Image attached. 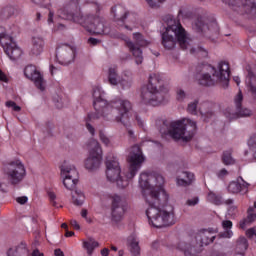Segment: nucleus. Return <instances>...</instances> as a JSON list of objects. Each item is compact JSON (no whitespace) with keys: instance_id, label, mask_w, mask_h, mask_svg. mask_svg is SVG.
<instances>
[{"instance_id":"f257e3e1","label":"nucleus","mask_w":256,"mask_h":256,"mask_svg":"<svg viewBox=\"0 0 256 256\" xmlns=\"http://www.w3.org/2000/svg\"><path fill=\"white\" fill-rule=\"evenodd\" d=\"M139 185L144 190V197L149 205L146 210L149 224L157 229L175 225V211L173 207L170 206L161 210V207L169 201V196L165 189H163L165 178L159 173H141Z\"/></svg>"},{"instance_id":"f03ea898","label":"nucleus","mask_w":256,"mask_h":256,"mask_svg":"<svg viewBox=\"0 0 256 256\" xmlns=\"http://www.w3.org/2000/svg\"><path fill=\"white\" fill-rule=\"evenodd\" d=\"M64 16L68 21L82 25L88 33H94L95 35H109L111 33V28L105 18L99 14V7H97L95 14L83 16L81 8H79V0H72L66 5Z\"/></svg>"},{"instance_id":"7ed1b4c3","label":"nucleus","mask_w":256,"mask_h":256,"mask_svg":"<svg viewBox=\"0 0 256 256\" xmlns=\"http://www.w3.org/2000/svg\"><path fill=\"white\" fill-rule=\"evenodd\" d=\"M156 127L162 135L169 133L170 137L175 141L182 139L185 143L191 141L195 137V133H197V123L191 119L178 120L170 124L167 120L157 119Z\"/></svg>"},{"instance_id":"20e7f679","label":"nucleus","mask_w":256,"mask_h":256,"mask_svg":"<svg viewBox=\"0 0 256 256\" xmlns=\"http://www.w3.org/2000/svg\"><path fill=\"white\" fill-rule=\"evenodd\" d=\"M165 22L167 23V27L165 32L161 35V43L164 49L173 51L178 43L180 48L185 51V49L190 46L185 28H183L179 21L176 22L171 16H167Z\"/></svg>"},{"instance_id":"39448f33","label":"nucleus","mask_w":256,"mask_h":256,"mask_svg":"<svg viewBox=\"0 0 256 256\" xmlns=\"http://www.w3.org/2000/svg\"><path fill=\"white\" fill-rule=\"evenodd\" d=\"M169 97V87L163 85V78L150 74L148 85L142 87L141 99L146 105H161Z\"/></svg>"},{"instance_id":"423d86ee","label":"nucleus","mask_w":256,"mask_h":256,"mask_svg":"<svg viewBox=\"0 0 256 256\" xmlns=\"http://www.w3.org/2000/svg\"><path fill=\"white\" fill-rule=\"evenodd\" d=\"M219 71L215 70V67L211 64H201L197 67L198 75L196 79L199 85L203 87H213L217 81H229L231 70H229V63L220 62L218 65Z\"/></svg>"},{"instance_id":"0eeeda50","label":"nucleus","mask_w":256,"mask_h":256,"mask_svg":"<svg viewBox=\"0 0 256 256\" xmlns=\"http://www.w3.org/2000/svg\"><path fill=\"white\" fill-rule=\"evenodd\" d=\"M217 237L209 235V232L206 229L200 230L196 236L195 240L191 242L180 241L178 243V249L184 252L185 256L195 255V253H200L202 247L211 245Z\"/></svg>"},{"instance_id":"6e6552de","label":"nucleus","mask_w":256,"mask_h":256,"mask_svg":"<svg viewBox=\"0 0 256 256\" xmlns=\"http://www.w3.org/2000/svg\"><path fill=\"white\" fill-rule=\"evenodd\" d=\"M118 111L119 116H116V123H121L124 127H131V122L129 121V113L133 110V104L131 101L122 98H116L111 100L106 107V111H104V116L110 115L114 113V111Z\"/></svg>"},{"instance_id":"1a4fd4ad","label":"nucleus","mask_w":256,"mask_h":256,"mask_svg":"<svg viewBox=\"0 0 256 256\" xmlns=\"http://www.w3.org/2000/svg\"><path fill=\"white\" fill-rule=\"evenodd\" d=\"M118 37L123 39L125 46L129 49L130 53H132L133 57H135L136 64L141 65V63H143V51L141 50V47H147L149 41H147L143 34L139 32L133 33L132 37L134 42L123 34Z\"/></svg>"},{"instance_id":"9d476101","label":"nucleus","mask_w":256,"mask_h":256,"mask_svg":"<svg viewBox=\"0 0 256 256\" xmlns=\"http://www.w3.org/2000/svg\"><path fill=\"white\" fill-rule=\"evenodd\" d=\"M4 173L10 185H19L25 179L27 170H25V165L21 160H14L4 167Z\"/></svg>"},{"instance_id":"9b49d317","label":"nucleus","mask_w":256,"mask_h":256,"mask_svg":"<svg viewBox=\"0 0 256 256\" xmlns=\"http://www.w3.org/2000/svg\"><path fill=\"white\" fill-rule=\"evenodd\" d=\"M89 153L90 157L85 161V168L88 171H95V169H99L101 159L103 158V150L101 149V144H99L97 140L90 141Z\"/></svg>"},{"instance_id":"f8f14e48","label":"nucleus","mask_w":256,"mask_h":256,"mask_svg":"<svg viewBox=\"0 0 256 256\" xmlns=\"http://www.w3.org/2000/svg\"><path fill=\"white\" fill-rule=\"evenodd\" d=\"M145 161V156H143V150H141V146L138 144L133 145L130 148V153L128 155V162L130 164V174H129V179H133L135 175H137V171L141 169V165Z\"/></svg>"},{"instance_id":"ddd939ff","label":"nucleus","mask_w":256,"mask_h":256,"mask_svg":"<svg viewBox=\"0 0 256 256\" xmlns=\"http://www.w3.org/2000/svg\"><path fill=\"white\" fill-rule=\"evenodd\" d=\"M234 105L236 107V112L228 107L224 110V115L227 119H239V117H250L251 111L248 108L243 107V92L239 91L234 98Z\"/></svg>"},{"instance_id":"4468645a","label":"nucleus","mask_w":256,"mask_h":256,"mask_svg":"<svg viewBox=\"0 0 256 256\" xmlns=\"http://www.w3.org/2000/svg\"><path fill=\"white\" fill-rule=\"evenodd\" d=\"M106 176L108 181H111L112 183L116 182L118 187H121L122 189L127 185V183H123V178H121V167L115 158L112 160H109V158L106 159Z\"/></svg>"},{"instance_id":"2eb2a0df","label":"nucleus","mask_w":256,"mask_h":256,"mask_svg":"<svg viewBox=\"0 0 256 256\" xmlns=\"http://www.w3.org/2000/svg\"><path fill=\"white\" fill-rule=\"evenodd\" d=\"M228 5L232 7L233 11L240 13V15H256L255 0H227Z\"/></svg>"},{"instance_id":"dca6fc26","label":"nucleus","mask_w":256,"mask_h":256,"mask_svg":"<svg viewBox=\"0 0 256 256\" xmlns=\"http://www.w3.org/2000/svg\"><path fill=\"white\" fill-rule=\"evenodd\" d=\"M111 199V221L113 223H120L123 221V215H125V206H123V200L119 195H113Z\"/></svg>"},{"instance_id":"f3484780","label":"nucleus","mask_w":256,"mask_h":256,"mask_svg":"<svg viewBox=\"0 0 256 256\" xmlns=\"http://www.w3.org/2000/svg\"><path fill=\"white\" fill-rule=\"evenodd\" d=\"M24 75L27 79L34 81L37 89L43 91L45 89V80H43V76L40 71H37V68L34 65H28L24 69Z\"/></svg>"},{"instance_id":"a211bd4d","label":"nucleus","mask_w":256,"mask_h":256,"mask_svg":"<svg viewBox=\"0 0 256 256\" xmlns=\"http://www.w3.org/2000/svg\"><path fill=\"white\" fill-rule=\"evenodd\" d=\"M74 53L71 46L62 44L56 49V59L60 65H69L73 62Z\"/></svg>"},{"instance_id":"6ab92c4d","label":"nucleus","mask_w":256,"mask_h":256,"mask_svg":"<svg viewBox=\"0 0 256 256\" xmlns=\"http://www.w3.org/2000/svg\"><path fill=\"white\" fill-rule=\"evenodd\" d=\"M195 27L197 31H200L201 33L208 29V31L210 32V37H217V35H219V25L216 21H212L209 25H207L205 24L203 17H198L195 21Z\"/></svg>"},{"instance_id":"aec40b11","label":"nucleus","mask_w":256,"mask_h":256,"mask_svg":"<svg viewBox=\"0 0 256 256\" xmlns=\"http://www.w3.org/2000/svg\"><path fill=\"white\" fill-rule=\"evenodd\" d=\"M93 97H94L93 106L96 113H98V115L105 116L104 111H106L109 103H107V101L103 100V98L101 97V89L99 88L94 89Z\"/></svg>"},{"instance_id":"412c9836","label":"nucleus","mask_w":256,"mask_h":256,"mask_svg":"<svg viewBox=\"0 0 256 256\" xmlns=\"http://www.w3.org/2000/svg\"><path fill=\"white\" fill-rule=\"evenodd\" d=\"M249 191V183L243 180V177H238L228 185V193L237 195V193H247Z\"/></svg>"},{"instance_id":"4be33fe9","label":"nucleus","mask_w":256,"mask_h":256,"mask_svg":"<svg viewBox=\"0 0 256 256\" xmlns=\"http://www.w3.org/2000/svg\"><path fill=\"white\" fill-rule=\"evenodd\" d=\"M2 47L6 55H8L9 59L12 61H17V59H20L21 55H23V51L17 46L15 41H13V38L11 39V42H8V44Z\"/></svg>"},{"instance_id":"5701e85b","label":"nucleus","mask_w":256,"mask_h":256,"mask_svg":"<svg viewBox=\"0 0 256 256\" xmlns=\"http://www.w3.org/2000/svg\"><path fill=\"white\" fill-rule=\"evenodd\" d=\"M111 13L116 23H125V19H127V15H129V12H127V10H125V7L121 5H116L112 7Z\"/></svg>"},{"instance_id":"b1692460","label":"nucleus","mask_w":256,"mask_h":256,"mask_svg":"<svg viewBox=\"0 0 256 256\" xmlns=\"http://www.w3.org/2000/svg\"><path fill=\"white\" fill-rule=\"evenodd\" d=\"M246 71L248 72L246 77V86L248 87L250 93H252L254 99H256V75L253 73V71H251V66H247Z\"/></svg>"},{"instance_id":"393cba45","label":"nucleus","mask_w":256,"mask_h":256,"mask_svg":"<svg viewBox=\"0 0 256 256\" xmlns=\"http://www.w3.org/2000/svg\"><path fill=\"white\" fill-rule=\"evenodd\" d=\"M8 256H29V249L27 248V244L20 243L17 246L10 248L7 251Z\"/></svg>"},{"instance_id":"a878e982","label":"nucleus","mask_w":256,"mask_h":256,"mask_svg":"<svg viewBox=\"0 0 256 256\" xmlns=\"http://www.w3.org/2000/svg\"><path fill=\"white\" fill-rule=\"evenodd\" d=\"M43 47H45V40H43L41 37H33L31 55H35L37 57L38 55L42 54Z\"/></svg>"},{"instance_id":"bb28decb","label":"nucleus","mask_w":256,"mask_h":256,"mask_svg":"<svg viewBox=\"0 0 256 256\" xmlns=\"http://www.w3.org/2000/svg\"><path fill=\"white\" fill-rule=\"evenodd\" d=\"M128 249L133 256L141 255V247L139 246V240L134 236H130L127 240Z\"/></svg>"},{"instance_id":"cd10ccee","label":"nucleus","mask_w":256,"mask_h":256,"mask_svg":"<svg viewBox=\"0 0 256 256\" xmlns=\"http://www.w3.org/2000/svg\"><path fill=\"white\" fill-rule=\"evenodd\" d=\"M249 249V242L245 236H240L236 241V253L238 255H245V251Z\"/></svg>"},{"instance_id":"c85d7f7f","label":"nucleus","mask_w":256,"mask_h":256,"mask_svg":"<svg viewBox=\"0 0 256 256\" xmlns=\"http://www.w3.org/2000/svg\"><path fill=\"white\" fill-rule=\"evenodd\" d=\"M61 173L63 177H69L74 180L79 179V172H77L75 166H62Z\"/></svg>"},{"instance_id":"c756f323","label":"nucleus","mask_w":256,"mask_h":256,"mask_svg":"<svg viewBox=\"0 0 256 256\" xmlns=\"http://www.w3.org/2000/svg\"><path fill=\"white\" fill-rule=\"evenodd\" d=\"M100 117H106L103 116L97 112L95 113H89L86 118V129L89 131L91 135H95V128L93 125H91V121H95V119H99Z\"/></svg>"},{"instance_id":"7c9ffc66","label":"nucleus","mask_w":256,"mask_h":256,"mask_svg":"<svg viewBox=\"0 0 256 256\" xmlns=\"http://www.w3.org/2000/svg\"><path fill=\"white\" fill-rule=\"evenodd\" d=\"M253 207H249L247 210V217L240 221V229H245L247 225H251V223L256 221V214L253 213Z\"/></svg>"},{"instance_id":"2f4dec72","label":"nucleus","mask_w":256,"mask_h":256,"mask_svg":"<svg viewBox=\"0 0 256 256\" xmlns=\"http://www.w3.org/2000/svg\"><path fill=\"white\" fill-rule=\"evenodd\" d=\"M222 227L225 229V232L220 233L219 237H223L224 239H231V237H233V231H231L233 222H231V220H224L222 222Z\"/></svg>"},{"instance_id":"473e14b6","label":"nucleus","mask_w":256,"mask_h":256,"mask_svg":"<svg viewBox=\"0 0 256 256\" xmlns=\"http://www.w3.org/2000/svg\"><path fill=\"white\" fill-rule=\"evenodd\" d=\"M72 203L76 205V207H81V205L85 203V194H83L81 190H74L72 192Z\"/></svg>"},{"instance_id":"72a5a7b5","label":"nucleus","mask_w":256,"mask_h":256,"mask_svg":"<svg viewBox=\"0 0 256 256\" xmlns=\"http://www.w3.org/2000/svg\"><path fill=\"white\" fill-rule=\"evenodd\" d=\"M83 247L86 249L89 256L93 255V251L99 247V242H97L93 238H89L88 240L83 242Z\"/></svg>"},{"instance_id":"f704fd0d","label":"nucleus","mask_w":256,"mask_h":256,"mask_svg":"<svg viewBox=\"0 0 256 256\" xmlns=\"http://www.w3.org/2000/svg\"><path fill=\"white\" fill-rule=\"evenodd\" d=\"M182 175V178L178 179V185L187 187V185H191L195 181V175L191 172H183Z\"/></svg>"},{"instance_id":"c9c22d12","label":"nucleus","mask_w":256,"mask_h":256,"mask_svg":"<svg viewBox=\"0 0 256 256\" xmlns=\"http://www.w3.org/2000/svg\"><path fill=\"white\" fill-rule=\"evenodd\" d=\"M79 183V179H73L69 177H64L63 185L68 191H75L77 189V184Z\"/></svg>"},{"instance_id":"e433bc0d","label":"nucleus","mask_w":256,"mask_h":256,"mask_svg":"<svg viewBox=\"0 0 256 256\" xmlns=\"http://www.w3.org/2000/svg\"><path fill=\"white\" fill-rule=\"evenodd\" d=\"M13 39V37L7 35V33H5V28L4 27H0V45L1 47H5V45H8L9 43H11V40Z\"/></svg>"},{"instance_id":"4c0bfd02","label":"nucleus","mask_w":256,"mask_h":256,"mask_svg":"<svg viewBox=\"0 0 256 256\" xmlns=\"http://www.w3.org/2000/svg\"><path fill=\"white\" fill-rule=\"evenodd\" d=\"M108 81L110 85H117L119 83V78L117 76V69L110 68L108 72Z\"/></svg>"},{"instance_id":"58836bf2","label":"nucleus","mask_w":256,"mask_h":256,"mask_svg":"<svg viewBox=\"0 0 256 256\" xmlns=\"http://www.w3.org/2000/svg\"><path fill=\"white\" fill-rule=\"evenodd\" d=\"M232 153H233L232 150H227L223 153L222 161H223L224 165H233V163H235V160L231 156Z\"/></svg>"},{"instance_id":"ea45409f","label":"nucleus","mask_w":256,"mask_h":256,"mask_svg":"<svg viewBox=\"0 0 256 256\" xmlns=\"http://www.w3.org/2000/svg\"><path fill=\"white\" fill-rule=\"evenodd\" d=\"M208 201H210V203H213L214 205H221L223 203L221 196L217 195L214 192L208 193Z\"/></svg>"},{"instance_id":"a19ab883","label":"nucleus","mask_w":256,"mask_h":256,"mask_svg":"<svg viewBox=\"0 0 256 256\" xmlns=\"http://www.w3.org/2000/svg\"><path fill=\"white\" fill-rule=\"evenodd\" d=\"M197 105H199V101L197 100L188 104V108H187L188 113L195 115V113H197Z\"/></svg>"},{"instance_id":"79ce46f5","label":"nucleus","mask_w":256,"mask_h":256,"mask_svg":"<svg viewBox=\"0 0 256 256\" xmlns=\"http://www.w3.org/2000/svg\"><path fill=\"white\" fill-rule=\"evenodd\" d=\"M146 1L152 9H157L158 7H161V3H163L165 0H146Z\"/></svg>"},{"instance_id":"37998d69","label":"nucleus","mask_w":256,"mask_h":256,"mask_svg":"<svg viewBox=\"0 0 256 256\" xmlns=\"http://www.w3.org/2000/svg\"><path fill=\"white\" fill-rule=\"evenodd\" d=\"M185 97H186L185 90L177 89V91H176L177 101H183V99H185Z\"/></svg>"},{"instance_id":"c03bdc74","label":"nucleus","mask_w":256,"mask_h":256,"mask_svg":"<svg viewBox=\"0 0 256 256\" xmlns=\"http://www.w3.org/2000/svg\"><path fill=\"white\" fill-rule=\"evenodd\" d=\"M248 145L250 147V149H252V151H254V153H256V137L253 136L248 140Z\"/></svg>"},{"instance_id":"a18cd8bd","label":"nucleus","mask_w":256,"mask_h":256,"mask_svg":"<svg viewBox=\"0 0 256 256\" xmlns=\"http://www.w3.org/2000/svg\"><path fill=\"white\" fill-rule=\"evenodd\" d=\"M6 107H12L13 111H16V112L21 111V108L17 106V103H15L14 101H7Z\"/></svg>"},{"instance_id":"49530a36","label":"nucleus","mask_w":256,"mask_h":256,"mask_svg":"<svg viewBox=\"0 0 256 256\" xmlns=\"http://www.w3.org/2000/svg\"><path fill=\"white\" fill-rule=\"evenodd\" d=\"M197 203H199V197H194V198L188 199L186 201V205H188L189 207H195V205H197Z\"/></svg>"},{"instance_id":"de8ad7c7","label":"nucleus","mask_w":256,"mask_h":256,"mask_svg":"<svg viewBox=\"0 0 256 256\" xmlns=\"http://www.w3.org/2000/svg\"><path fill=\"white\" fill-rule=\"evenodd\" d=\"M48 197H49L50 202L53 205V207H57V202L55 201V199H57V195H55V193H53V192H49Z\"/></svg>"},{"instance_id":"09e8293b","label":"nucleus","mask_w":256,"mask_h":256,"mask_svg":"<svg viewBox=\"0 0 256 256\" xmlns=\"http://www.w3.org/2000/svg\"><path fill=\"white\" fill-rule=\"evenodd\" d=\"M99 137H100V140L102 141V143H104V145H109V143H110L109 138H107V136L105 134H103V131L99 132Z\"/></svg>"},{"instance_id":"8fccbe9b","label":"nucleus","mask_w":256,"mask_h":256,"mask_svg":"<svg viewBox=\"0 0 256 256\" xmlns=\"http://www.w3.org/2000/svg\"><path fill=\"white\" fill-rule=\"evenodd\" d=\"M128 136H129V139L135 143V141H137V137L135 136V132H133V130L131 129H128Z\"/></svg>"},{"instance_id":"3c124183","label":"nucleus","mask_w":256,"mask_h":256,"mask_svg":"<svg viewBox=\"0 0 256 256\" xmlns=\"http://www.w3.org/2000/svg\"><path fill=\"white\" fill-rule=\"evenodd\" d=\"M17 203H19L20 205H25V203H27L28 198L27 196H22V197H18L16 199Z\"/></svg>"},{"instance_id":"603ef678","label":"nucleus","mask_w":256,"mask_h":256,"mask_svg":"<svg viewBox=\"0 0 256 256\" xmlns=\"http://www.w3.org/2000/svg\"><path fill=\"white\" fill-rule=\"evenodd\" d=\"M88 43L89 45H97L98 43H101V41L97 38L91 37L88 39Z\"/></svg>"},{"instance_id":"864d4df0","label":"nucleus","mask_w":256,"mask_h":256,"mask_svg":"<svg viewBox=\"0 0 256 256\" xmlns=\"http://www.w3.org/2000/svg\"><path fill=\"white\" fill-rule=\"evenodd\" d=\"M215 115V113L213 111H208L206 113L203 114L204 117V121H207V119H209V117H213Z\"/></svg>"},{"instance_id":"5fc2aeb1","label":"nucleus","mask_w":256,"mask_h":256,"mask_svg":"<svg viewBox=\"0 0 256 256\" xmlns=\"http://www.w3.org/2000/svg\"><path fill=\"white\" fill-rule=\"evenodd\" d=\"M70 224H71L72 227H74V229H76L77 231H79V229H81V226H79V223H77V220H71Z\"/></svg>"},{"instance_id":"6e6d98bb","label":"nucleus","mask_w":256,"mask_h":256,"mask_svg":"<svg viewBox=\"0 0 256 256\" xmlns=\"http://www.w3.org/2000/svg\"><path fill=\"white\" fill-rule=\"evenodd\" d=\"M226 175H229V172L225 168L220 170L219 173H218V177H225Z\"/></svg>"},{"instance_id":"4d7b16f0","label":"nucleus","mask_w":256,"mask_h":256,"mask_svg":"<svg viewBox=\"0 0 256 256\" xmlns=\"http://www.w3.org/2000/svg\"><path fill=\"white\" fill-rule=\"evenodd\" d=\"M0 81H3L4 83H7L8 81L7 75H5V73H3L1 69H0Z\"/></svg>"},{"instance_id":"13d9d810","label":"nucleus","mask_w":256,"mask_h":256,"mask_svg":"<svg viewBox=\"0 0 256 256\" xmlns=\"http://www.w3.org/2000/svg\"><path fill=\"white\" fill-rule=\"evenodd\" d=\"M81 217H83V219H86V221H88L89 223H91V220H89V219L87 218V209H83V210L81 211Z\"/></svg>"},{"instance_id":"bf43d9fd","label":"nucleus","mask_w":256,"mask_h":256,"mask_svg":"<svg viewBox=\"0 0 256 256\" xmlns=\"http://www.w3.org/2000/svg\"><path fill=\"white\" fill-rule=\"evenodd\" d=\"M100 253L102 256H109V248H103Z\"/></svg>"},{"instance_id":"052dcab7","label":"nucleus","mask_w":256,"mask_h":256,"mask_svg":"<svg viewBox=\"0 0 256 256\" xmlns=\"http://www.w3.org/2000/svg\"><path fill=\"white\" fill-rule=\"evenodd\" d=\"M54 255H56V256H65V253H63L61 249H56L54 251Z\"/></svg>"},{"instance_id":"680f3d73","label":"nucleus","mask_w":256,"mask_h":256,"mask_svg":"<svg viewBox=\"0 0 256 256\" xmlns=\"http://www.w3.org/2000/svg\"><path fill=\"white\" fill-rule=\"evenodd\" d=\"M53 17H54V13L49 11L48 14V23H53Z\"/></svg>"},{"instance_id":"e2e57ef3","label":"nucleus","mask_w":256,"mask_h":256,"mask_svg":"<svg viewBox=\"0 0 256 256\" xmlns=\"http://www.w3.org/2000/svg\"><path fill=\"white\" fill-rule=\"evenodd\" d=\"M136 121H137L139 127H143V120L141 119V117L136 115Z\"/></svg>"},{"instance_id":"0e129e2a","label":"nucleus","mask_w":256,"mask_h":256,"mask_svg":"<svg viewBox=\"0 0 256 256\" xmlns=\"http://www.w3.org/2000/svg\"><path fill=\"white\" fill-rule=\"evenodd\" d=\"M32 256H44V255L43 253L39 252V250L36 249L32 252Z\"/></svg>"},{"instance_id":"69168bd1","label":"nucleus","mask_w":256,"mask_h":256,"mask_svg":"<svg viewBox=\"0 0 256 256\" xmlns=\"http://www.w3.org/2000/svg\"><path fill=\"white\" fill-rule=\"evenodd\" d=\"M206 231L209 233L210 236H213V233H217V230L213 228L206 229Z\"/></svg>"},{"instance_id":"338daca9","label":"nucleus","mask_w":256,"mask_h":256,"mask_svg":"<svg viewBox=\"0 0 256 256\" xmlns=\"http://www.w3.org/2000/svg\"><path fill=\"white\" fill-rule=\"evenodd\" d=\"M75 235V232L66 230L65 237H73Z\"/></svg>"},{"instance_id":"774afa93","label":"nucleus","mask_w":256,"mask_h":256,"mask_svg":"<svg viewBox=\"0 0 256 256\" xmlns=\"http://www.w3.org/2000/svg\"><path fill=\"white\" fill-rule=\"evenodd\" d=\"M32 3H35V5H43V0H31Z\"/></svg>"}]
</instances>
